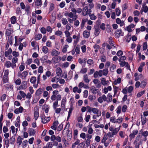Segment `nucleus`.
<instances>
[{"instance_id": "20e7f679", "label": "nucleus", "mask_w": 148, "mask_h": 148, "mask_svg": "<svg viewBox=\"0 0 148 148\" xmlns=\"http://www.w3.org/2000/svg\"><path fill=\"white\" fill-rule=\"evenodd\" d=\"M34 118L36 121L39 116V110L37 106H36L34 107Z\"/></svg>"}, {"instance_id": "b1692460", "label": "nucleus", "mask_w": 148, "mask_h": 148, "mask_svg": "<svg viewBox=\"0 0 148 148\" xmlns=\"http://www.w3.org/2000/svg\"><path fill=\"white\" fill-rule=\"evenodd\" d=\"M121 127V125H120L119 127L116 128L114 129L113 131H112V133L114 135H116L117 134L118 132L120 130Z\"/></svg>"}, {"instance_id": "39448f33", "label": "nucleus", "mask_w": 148, "mask_h": 148, "mask_svg": "<svg viewBox=\"0 0 148 148\" xmlns=\"http://www.w3.org/2000/svg\"><path fill=\"white\" fill-rule=\"evenodd\" d=\"M40 117L42 120V122L44 124L46 123L49 122L50 120V117H46L44 114H42L40 116Z\"/></svg>"}, {"instance_id": "f3484780", "label": "nucleus", "mask_w": 148, "mask_h": 148, "mask_svg": "<svg viewBox=\"0 0 148 148\" xmlns=\"http://www.w3.org/2000/svg\"><path fill=\"white\" fill-rule=\"evenodd\" d=\"M56 74L58 76H61L62 73V71L61 68L58 67L56 70Z\"/></svg>"}, {"instance_id": "0eeeda50", "label": "nucleus", "mask_w": 148, "mask_h": 148, "mask_svg": "<svg viewBox=\"0 0 148 148\" xmlns=\"http://www.w3.org/2000/svg\"><path fill=\"white\" fill-rule=\"evenodd\" d=\"M26 111V110L23 109L22 106H20L19 108H16L14 110V113L16 114H18L20 113H22L23 111Z\"/></svg>"}, {"instance_id": "c85d7f7f", "label": "nucleus", "mask_w": 148, "mask_h": 148, "mask_svg": "<svg viewBox=\"0 0 148 148\" xmlns=\"http://www.w3.org/2000/svg\"><path fill=\"white\" fill-rule=\"evenodd\" d=\"M11 23L12 24H15L16 22V18L15 16H12L10 18Z\"/></svg>"}, {"instance_id": "864d4df0", "label": "nucleus", "mask_w": 148, "mask_h": 148, "mask_svg": "<svg viewBox=\"0 0 148 148\" xmlns=\"http://www.w3.org/2000/svg\"><path fill=\"white\" fill-rule=\"evenodd\" d=\"M4 140L5 141L6 147L8 148L9 146V141L8 139H4Z\"/></svg>"}, {"instance_id": "4d7b16f0", "label": "nucleus", "mask_w": 148, "mask_h": 148, "mask_svg": "<svg viewBox=\"0 0 148 148\" xmlns=\"http://www.w3.org/2000/svg\"><path fill=\"white\" fill-rule=\"evenodd\" d=\"M110 121L113 123H116V119L114 116L110 118Z\"/></svg>"}, {"instance_id": "ea45409f", "label": "nucleus", "mask_w": 148, "mask_h": 148, "mask_svg": "<svg viewBox=\"0 0 148 148\" xmlns=\"http://www.w3.org/2000/svg\"><path fill=\"white\" fill-rule=\"evenodd\" d=\"M36 6H41L42 5V2L41 0H36L35 3Z\"/></svg>"}, {"instance_id": "473e14b6", "label": "nucleus", "mask_w": 148, "mask_h": 148, "mask_svg": "<svg viewBox=\"0 0 148 148\" xmlns=\"http://www.w3.org/2000/svg\"><path fill=\"white\" fill-rule=\"evenodd\" d=\"M123 120L122 117L120 116L116 119V123L120 124L122 123Z\"/></svg>"}, {"instance_id": "dca6fc26", "label": "nucleus", "mask_w": 148, "mask_h": 148, "mask_svg": "<svg viewBox=\"0 0 148 148\" xmlns=\"http://www.w3.org/2000/svg\"><path fill=\"white\" fill-rule=\"evenodd\" d=\"M138 130H134L132 131L131 134L130 135L129 137L131 138H133L138 133Z\"/></svg>"}, {"instance_id": "c03bdc74", "label": "nucleus", "mask_w": 148, "mask_h": 148, "mask_svg": "<svg viewBox=\"0 0 148 148\" xmlns=\"http://www.w3.org/2000/svg\"><path fill=\"white\" fill-rule=\"evenodd\" d=\"M91 91L93 94H95L97 93L98 91V90L95 88V87H92L91 89Z\"/></svg>"}, {"instance_id": "7c9ffc66", "label": "nucleus", "mask_w": 148, "mask_h": 148, "mask_svg": "<svg viewBox=\"0 0 148 148\" xmlns=\"http://www.w3.org/2000/svg\"><path fill=\"white\" fill-rule=\"evenodd\" d=\"M67 14H68L69 17L71 18H75V15L77 16L76 14H75L74 13L72 12H70Z\"/></svg>"}, {"instance_id": "cd10ccee", "label": "nucleus", "mask_w": 148, "mask_h": 148, "mask_svg": "<svg viewBox=\"0 0 148 148\" xmlns=\"http://www.w3.org/2000/svg\"><path fill=\"white\" fill-rule=\"evenodd\" d=\"M116 113L118 114L117 116L121 113V107L120 106H119L116 110Z\"/></svg>"}, {"instance_id": "0e129e2a", "label": "nucleus", "mask_w": 148, "mask_h": 148, "mask_svg": "<svg viewBox=\"0 0 148 148\" xmlns=\"http://www.w3.org/2000/svg\"><path fill=\"white\" fill-rule=\"evenodd\" d=\"M58 102L57 101H56L53 103V108H57L58 105Z\"/></svg>"}, {"instance_id": "6ab92c4d", "label": "nucleus", "mask_w": 148, "mask_h": 148, "mask_svg": "<svg viewBox=\"0 0 148 148\" xmlns=\"http://www.w3.org/2000/svg\"><path fill=\"white\" fill-rule=\"evenodd\" d=\"M60 52L56 50V49H53L51 52V54L53 56H57L60 54Z\"/></svg>"}, {"instance_id": "3c124183", "label": "nucleus", "mask_w": 148, "mask_h": 148, "mask_svg": "<svg viewBox=\"0 0 148 148\" xmlns=\"http://www.w3.org/2000/svg\"><path fill=\"white\" fill-rule=\"evenodd\" d=\"M102 71L103 72V75L105 76H106L108 73V69H105L102 70Z\"/></svg>"}, {"instance_id": "58836bf2", "label": "nucleus", "mask_w": 148, "mask_h": 148, "mask_svg": "<svg viewBox=\"0 0 148 148\" xmlns=\"http://www.w3.org/2000/svg\"><path fill=\"white\" fill-rule=\"evenodd\" d=\"M84 80L85 82L88 83L89 82L90 80L88 79V77L87 75L85 74L84 76Z\"/></svg>"}, {"instance_id": "9b49d317", "label": "nucleus", "mask_w": 148, "mask_h": 148, "mask_svg": "<svg viewBox=\"0 0 148 148\" xmlns=\"http://www.w3.org/2000/svg\"><path fill=\"white\" fill-rule=\"evenodd\" d=\"M71 11L76 14L77 13L80 14L82 11V9L80 8H78L76 10L75 8H72Z\"/></svg>"}, {"instance_id": "e2e57ef3", "label": "nucleus", "mask_w": 148, "mask_h": 148, "mask_svg": "<svg viewBox=\"0 0 148 148\" xmlns=\"http://www.w3.org/2000/svg\"><path fill=\"white\" fill-rule=\"evenodd\" d=\"M41 32L43 34H45L47 32L46 29L44 27H42L40 29Z\"/></svg>"}, {"instance_id": "a878e982", "label": "nucleus", "mask_w": 148, "mask_h": 148, "mask_svg": "<svg viewBox=\"0 0 148 148\" xmlns=\"http://www.w3.org/2000/svg\"><path fill=\"white\" fill-rule=\"evenodd\" d=\"M27 87V86L26 84L21 85L17 87L18 90L25 89Z\"/></svg>"}, {"instance_id": "49530a36", "label": "nucleus", "mask_w": 148, "mask_h": 148, "mask_svg": "<svg viewBox=\"0 0 148 148\" xmlns=\"http://www.w3.org/2000/svg\"><path fill=\"white\" fill-rule=\"evenodd\" d=\"M61 22L62 24L64 25L67 24L68 23L67 19L66 18H63L62 19Z\"/></svg>"}, {"instance_id": "bf43d9fd", "label": "nucleus", "mask_w": 148, "mask_h": 148, "mask_svg": "<svg viewBox=\"0 0 148 148\" xmlns=\"http://www.w3.org/2000/svg\"><path fill=\"white\" fill-rule=\"evenodd\" d=\"M116 65L113 64H112L110 67V70L111 72H113L114 70L116 68Z\"/></svg>"}, {"instance_id": "680f3d73", "label": "nucleus", "mask_w": 148, "mask_h": 148, "mask_svg": "<svg viewBox=\"0 0 148 148\" xmlns=\"http://www.w3.org/2000/svg\"><path fill=\"white\" fill-rule=\"evenodd\" d=\"M43 90L42 89H39L36 91V94L37 95H39L42 93V92Z\"/></svg>"}, {"instance_id": "bb28decb", "label": "nucleus", "mask_w": 148, "mask_h": 148, "mask_svg": "<svg viewBox=\"0 0 148 148\" xmlns=\"http://www.w3.org/2000/svg\"><path fill=\"white\" fill-rule=\"evenodd\" d=\"M88 19L87 18L82 19V21L81 25V28L82 29L83 28L84 26L85 23L87 21Z\"/></svg>"}, {"instance_id": "412c9836", "label": "nucleus", "mask_w": 148, "mask_h": 148, "mask_svg": "<svg viewBox=\"0 0 148 148\" xmlns=\"http://www.w3.org/2000/svg\"><path fill=\"white\" fill-rule=\"evenodd\" d=\"M28 75V73L27 71H24L19 76L22 79H24Z\"/></svg>"}, {"instance_id": "1a4fd4ad", "label": "nucleus", "mask_w": 148, "mask_h": 148, "mask_svg": "<svg viewBox=\"0 0 148 148\" xmlns=\"http://www.w3.org/2000/svg\"><path fill=\"white\" fill-rule=\"evenodd\" d=\"M66 101L67 100L66 97H63L61 100V107L62 109H64L65 108Z\"/></svg>"}, {"instance_id": "69168bd1", "label": "nucleus", "mask_w": 148, "mask_h": 148, "mask_svg": "<svg viewBox=\"0 0 148 148\" xmlns=\"http://www.w3.org/2000/svg\"><path fill=\"white\" fill-rule=\"evenodd\" d=\"M145 91L143 90L138 92L137 95V97H139L141 96L145 93Z\"/></svg>"}, {"instance_id": "4be33fe9", "label": "nucleus", "mask_w": 148, "mask_h": 148, "mask_svg": "<svg viewBox=\"0 0 148 148\" xmlns=\"http://www.w3.org/2000/svg\"><path fill=\"white\" fill-rule=\"evenodd\" d=\"M146 3H143L142 8L143 10V11H144V12L145 13L147 12H148V7L146 5Z\"/></svg>"}, {"instance_id": "f03ea898", "label": "nucleus", "mask_w": 148, "mask_h": 148, "mask_svg": "<svg viewBox=\"0 0 148 148\" xmlns=\"http://www.w3.org/2000/svg\"><path fill=\"white\" fill-rule=\"evenodd\" d=\"M91 12V10L90 9H88V7L87 6L85 7L83 9V10L82 11V14L84 16H86L87 15H89Z\"/></svg>"}, {"instance_id": "a211bd4d", "label": "nucleus", "mask_w": 148, "mask_h": 148, "mask_svg": "<svg viewBox=\"0 0 148 148\" xmlns=\"http://www.w3.org/2000/svg\"><path fill=\"white\" fill-rule=\"evenodd\" d=\"M18 61V59L17 57H14L12 59V63L14 68L16 66V63Z\"/></svg>"}, {"instance_id": "7ed1b4c3", "label": "nucleus", "mask_w": 148, "mask_h": 148, "mask_svg": "<svg viewBox=\"0 0 148 148\" xmlns=\"http://www.w3.org/2000/svg\"><path fill=\"white\" fill-rule=\"evenodd\" d=\"M115 37L119 38L121 36H124V32H123L121 29H117L114 33Z\"/></svg>"}, {"instance_id": "4468645a", "label": "nucleus", "mask_w": 148, "mask_h": 148, "mask_svg": "<svg viewBox=\"0 0 148 148\" xmlns=\"http://www.w3.org/2000/svg\"><path fill=\"white\" fill-rule=\"evenodd\" d=\"M135 26V25L132 23L130 25H129L127 27V30L128 32H131L132 31V29L134 28Z\"/></svg>"}, {"instance_id": "4c0bfd02", "label": "nucleus", "mask_w": 148, "mask_h": 148, "mask_svg": "<svg viewBox=\"0 0 148 148\" xmlns=\"http://www.w3.org/2000/svg\"><path fill=\"white\" fill-rule=\"evenodd\" d=\"M28 144V141L27 140H25L22 143V147L23 148H26Z\"/></svg>"}, {"instance_id": "09e8293b", "label": "nucleus", "mask_w": 148, "mask_h": 148, "mask_svg": "<svg viewBox=\"0 0 148 148\" xmlns=\"http://www.w3.org/2000/svg\"><path fill=\"white\" fill-rule=\"evenodd\" d=\"M108 139V136L106 134H105L103 137V138L101 140V143H103L106 142Z\"/></svg>"}, {"instance_id": "de8ad7c7", "label": "nucleus", "mask_w": 148, "mask_h": 148, "mask_svg": "<svg viewBox=\"0 0 148 148\" xmlns=\"http://www.w3.org/2000/svg\"><path fill=\"white\" fill-rule=\"evenodd\" d=\"M22 139L21 138L20 136H19L17 138L16 142L19 146L22 143Z\"/></svg>"}, {"instance_id": "2eb2a0df", "label": "nucleus", "mask_w": 148, "mask_h": 148, "mask_svg": "<svg viewBox=\"0 0 148 148\" xmlns=\"http://www.w3.org/2000/svg\"><path fill=\"white\" fill-rule=\"evenodd\" d=\"M28 132L30 136H34L36 133L35 130L32 128H29L28 130Z\"/></svg>"}, {"instance_id": "338daca9", "label": "nucleus", "mask_w": 148, "mask_h": 148, "mask_svg": "<svg viewBox=\"0 0 148 148\" xmlns=\"http://www.w3.org/2000/svg\"><path fill=\"white\" fill-rule=\"evenodd\" d=\"M20 95L23 98H24L26 97V94L24 92L20 90L19 92Z\"/></svg>"}, {"instance_id": "052dcab7", "label": "nucleus", "mask_w": 148, "mask_h": 148, "mask_svg": "<svg viewBox=\"0 0 148 148\" xmlns=\"http://www.w3.org/2000/svg\"><path fill=\"white\" fill-rule=\"evenodd\" d=\"M127 107L126 105H124L122 109V112H126L127 109Z\"/></svg>"}, {"instance_id": "72a5a7b5", "label": "nucleus", "mask_w": 148, "mask_h": 148, "mask_svg": "<svg viewBox=\"0 0 148 148\" xmlns=\"http://www.w3.org/2000/svg\"><path fill=\"white\" fill-rule=\"evenodd\" d=\"M90 19L91 20H95L97 19V17L94 14L90 13L89 14Z\"/></svg>"}, {"instance_id": "f257e3e1", "label": "nucleus", "mask_w": 148, "mask_h": 148, "mask_svg": "<svg viewBox=\"0 0 148 148\" xmlns=\"http://www.w3.org/2000/svg\"><path fill=\"white\" fill-rule=\"evenodd\" d=\"M87 107H89L88 108V111L89 112H92L93 113L96 114H97V116L98 117L101 116V111L99 110L97 108H91L88 106H87Z\"/></svg>"}, {"instance_id": "5701e85b", "label": "nucleus", "mask_w": 148, "mask_h": 148, "mask_svg": "<svg viewBox=\"0 0 148 148\" xmlns=\"http://www.w3.org/2000/svg\"><path fill=\"white\" fill-rule=\"evenodd\" d=\"M83 36L85 38H88L90 35V32L87 30L84 31L83 34Z\"/></svg>"}, {"instance_id": "423d86ee", "label": "nucleus", "mask_w": 148, "mask_h": 148, "mask_svg": "<svg viewBox=\"0 0 148 148\" xmlns=\"http://www.w3.org/2000/svg\"><path fill=\"white\" fill-rule=\"evenodd\" d=\"M51 81L52 82L56 83H57L59 81L60 83H64L65 82V81L64 79H60L57 77L56 76L52 78Z\"/></svg>"}, {"instance_id": "c9c22d12", "label": "nucleus", "mask_w": 148, "mask_h": 148, "mask_svg": "<svg viewBox=\"0 0 148 148\" xmlns=\"http://www.w3.org/2000/svg\"><path fill=\"white\" fill-rule=\"evenodd\" d=\"M11 129L12 130V133L13 134H14L16 132V134L17 133L18 130V128L15 129L14 127L12 125L11 127Z\"/></svg>"}, {"instance_id": "13d9d810", "label": "nucleus", "mask_w": 148, "mask_h": 148, "mask_svg": "<svg viewBox=\"0 0 148 148\" xmlns=\"http://www.w3.org/2000/svg\"><path fill=\"white\" fill-rule=\"evenodd\" d=\"M112 37H110L109 39V43L110 44V45L112 46H113L114 45V42L112 40Z\"/></svg>"}, {"instance_id": "774afa93", "label": "nucleus", "mask_w": 148, "mask_h": 148, "mask_svg": "<svg viewBox=\"0 0 148 148\" xmlns=\"http://www.w3.org/2000/svg\"><path fill=\"white\" fill-rule=\"evenodd\" d=\"M148 135V132L147 131H145L142 133V136H143L145 137H146Z\"/></svg>"}, {"instance_id": "8fccbe9b", "label": "nucleus", "mask_w": 148, "mask_h": 148, "mask_svg": "<svg viewBox=\"0 0 148 148\" xmlns=\"http://www.w3.org/2000/svg\"><path fill=\"white\" fill-rule=\"evenodd\" d=\"M42 51L45 54H47L48 53V49L47 47L44 46L42 49Z\"/></svg>"}, {"instance_id": "a18cd8bd", "label": "nucleus", "mask_w": 148, "mask_h": 148, "mask_svg": "<svg viewBox=\"0 0 148 148\" xmlns=\"http://www.w3.org/2000/svg\"><path fill=\"white\" fill-rule=\"evenodd\" d=\"M59 59L58 57H53L51 60L52 62L54 63H57L59 62Z\"/></svg>"}, {"instance_id": "2f4dec72", "label": "nucleus", "mask_w": 148, "mask_h": 148, "mask_svg": "<svg viewBox=\"0 0 148 148\" xmlns=\"http://www.w3.org/2000/svg\"><path fill=\"white\" fill-rule=\"evenodd\" d=\"M9 141L11 144L12 145L14 144L15 142V137L14 136H12V137H10Z\"/></svg>"}, {"instance_id": "393cba45", "label": "nucleus", "mask_w": 148, "mask_h": 148, "mask_svg": "<svg viewBox=\"0 0 148 148\" xmlns=\"http://www.w3.org/2000/svg\"><path fill=\"white\" fill-rule=\"evenodd\" d=\"M53 145L52 142H49L47 143L46 145L44 146L43 148H52Z\"/></svg>"}, {"instance_id": "79ce46f5", "label": "nucleus", "mask_w": 148, "mask_h": 148, "mask_svg": "<svg viewBox=\"0 0 148 148\" xmlns=\"http://www.w3.org/2000/svg\"><path fill=\"white\" fill-rule=\"evenodd\" d=\"M77 18V16L75 15V18H73L72 19L69 18H68L69 22L70 23H73V21H75Z\"/></svg>"}, {"instance_id": "c756f323", "label": "nucleus", "mask_w": 148, "mask_h": 148, "mask_svg": "<svg viewBox=\"0 0 148 148\" xmlns=\"http://www.w3.org/2000/svg\"><path fill=\"white\" fill-rule=\"evenodd\" d=\"M73 91L75 93L77 92L78 93H80L81 92V89L80 88L78 89L77 87L75 86L73 88Z\"/></svg>"}, {"instance_id": "f8f14e48", "label": "nucleus", "mask_w": 148, "mask_h": 148, "mask_svg": "<svg viewBox=\"0 0 148 148\" xmlns=\"http://www.w3.org/2000/svg\"><path fill=\"white\" fill-rule=\"evenodd\" d=\"M4 65L7 68H9L10 67L13 69L14 68V66H13L12 62L10 61H6Z\"/></svg>"}, {"instance_id": "6e6d98bb", "label": "nucleus", "mask_w": 148, "mask_h": 148, "mask_svg": "<svg viewBox=\"0 0 148 148\" xmlns=\"http://www.w3.org/2000/svg\"><path fill=\"white\" fill-rule=\"evenodd\" d=\"M3 80L4 83L8 82V77L3 76Z\"/></svg>"}, {"instance_id": "9d476101", "label": "nucleus", "mask_w": 148, "mask_h": 148, "mask_svg": "<svg viewBox=\"0 0 148 148\" xmlns=\"http://www.w3.org/2000/svg\"><path fill=\"white\" fill-rule=\"evenodd\" d=\"M53 95L51 97V99L52 101H55L56 99V95L59 93L58 90H55L53 92Z\"/></svg>"}, {"instance_id": "ddd939ff", "label": "nucleus", "mask_w": 148, "mask_h": 148, "mask_svg": "<svg viewBox=\"0 0 148 148\" xmlns=\"http://www.w3.org/2000/svg\"><path fill=\"white\" fill-rule=\"evenodd\" d=\"M100 29L98 27H95L94 28V35L95 36H98L100 33Z\"/></svg>"}, {"instance_id": "aec40b11", "label": "nucleus", "mask_w": 148, "mask_h": 148, "mask_svg": "<svg viewBox=\"0 0 148 148\" xmlns=\"http://www.w3.org/2000/svg\"><path fill=\"white\" fill-rule=\"evenodd\" d=\"M12 52V50L11 48H10L7 51H5L4 53L5 56L6 57H8Z\"/></svg>"}, {"instance_id": "603ef678", "label": "nucleus", "mask_w": 148, "mask_h": 148, "mask_svg": "<svg viewBox=\"0 0 148 148\" xmlns=\"http://www.w3.org/2000/svg\"><path fill=\"white\" fill-rule=\"evenodd\" d=\"M86 136V134L84 132H82L81 133L80 135V137L81 138L83 139H85Z\"/></svg>"}, {"instance_id": "f704fd0d", "label": "nucleus", "mask_w": 148, "mask_h": 148, "mask_svg": "<svg viewBox=\"0 0 148 148\" xmlns=\"http://www.w3.org/2000/svg\"><path fill=\"white\" fill-rule=\"evenodd\" d=\"M112 96L110 93L108 94L107 98V102H111L112 100Z\"/></svg>"}, {"instance_id": "e433bc0d", "label": "nucleus", "mask_w": 148, "mask_h": 148, "mask_svg": "<svg viewBox=\"0 0 148 148\" xmlns=\"http://www.w3.org/2000/svg\"><path fill=\"white\" fill-rule=\"evenodd\" d=\"M42 36L41 34H39L35 35L34 39L36 40H39L41 38Z\"/></svg>"}, {"instance_id": "5fc2aeb1", "label": "nucleus", "mask_w": 148, "mask_h": 148, "mask_svg": "<svg viewBox=\"0 0 148 148\" xmlns=\"http://www.w3.org/2000/svg\"><path fill=\"white\" fill-rule=\"evenodd\" d=\"M88 69L86 68H82L80 71V73H84L87 71Z\"/></svg>"}, {"instance_id": "a19ab883", "label": "nucleus", "mask_w": 148, "mask_h": 148, "mask_svg": "<svg viewBox=\"0 0 148 148\" xmlns=\"http://www.w3.org/2000/svg\"><path fill=\"white\" fill-rule=\"evenodd\" d=\"M88 133L90 134H92L93 132V129L91 127L90 125H88Z\"/></svg>"}, {"instance_id": "37998d69", "label": "nucleus", "mask_w": 148, "mask_h": 148, "mask_svg": "<svg viewBox=\"0 0 148 148\" xmlns=\"http://www.w3.org/2000/svg\"><path fill=\"white\" fill-rule=\"evenodd\" d=\"M75 51L77 54H79L80 53V46L79 45H77L75 49Z\"/></svg>"}, {"instance_id": "6e6552de", "label": "nucleus", "mask_w": 148, "mask_h": 148, "mask_svg": "<svg viewBox=\"0 0 148 148\" xmlns=\"http://www.w3.org/2000/svg\"><path fill=\"white\" fill-rule=\"evenodd\" d=\"M73 39H75L73 42V46L75 47L76 46L77 43L79 40L80 36L79 35H78L77 36L74 35L73 36Z\"/></svg>"}]
</instances>
